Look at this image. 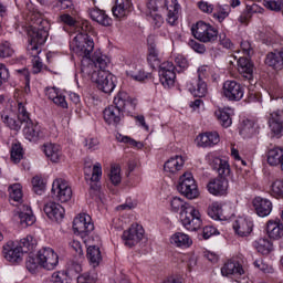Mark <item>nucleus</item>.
<instances>
[{
  "mask_svg": "<svg viewBox=\"0 0 283 283\" xmlns=\"http://www.w3.org/2000/svg\"><path fill=\"white\" fill-rule=\"evenodd\" d=\"M109 180L113 185H120L122 178H120V167L119 166L111 167Z\"/></svg>",
  "mask_w": 283,
  "mask_h": 283,
  "instance_id": "53",
  "label": "nucleus"
},
{
  "mask_svg": "<svg viewBox=\"0 0 283 283\" xmlns=\"http://www.w3.org/2000/svg\"><path fill=\"white\" fill-rule=\"evenodd\" d=\"M170 244L177 249H189L193 244L191 237L184 232H176L170 237Z\"/></svg>",
  "mask_w": 283,
  "mask_h": 283,
  "instance_id": "30",
  "label": "nucleus"
},
{
  "mask_svg": "<svg viewBox=\"0 0 283 283\" xmlns=\"http://www.w3.org/2000/svg\"><path fill=\"white\" fill-rule=\"evenodd\" d=\"M266 233L271 240H280V238L283 235V223L280 222V220L268 221Z\"/></svg>",
  "mask_w": 283,
  "mask_h": 283,
  "instance_id": "38",
  "label": "nucleus"
},
{
  "mask_svg": "<svg viewBox=\"0 0 283 283\" xmlns=\"http://www.w3.org/2000/svg\"><path fill=\"white\" fill-rule=\"evenodd\" d=\"M59 21L65 25H69L71 32H74V34H78V32H92V24H90V21H76L72 15L67 13L60 15Z\"/></svg>",
  "mask_w": 283,
  "mask_h": 283,
  "instance_id": "18",
  "label": "nucleus"
},
{
  "mask_svg": "<svg viewBox=\"0 0 283 283\" xmlns=\"http://www.w3.org/2000/svg\"><path fill=\"white\" fill-rule=\"evenodd\" d=\"M18 74L24 80V93L30 94V71L28 69L18 70Z\"/></svg>",
  "mask_w": 283,
  "mask_h": 283,
  "instance_id": "57",
  "label": "nucleus"
},
{
  "mask_svg": "<svg viewBox=\"0 0 283 283\" xmlns=\"http://www.w3.org/2000/svg\"><path fill=\"white\" fill-rule=\"evenodd\" d=\"M268 125L270 127L272 136L275 138H282L283 136V111H273L268 116Z\"/></svg>",
  "mask_w": 283,
  "mask_h": 283,
  "instance_id": "19",
  "label": "nucleus"
},
{
  "mask_svg": "<svg viewBox=\"0 0 283 283\" xmlns=\"http://www.w3.org/2000/svg\"><path fill=\"white\" fill-rule=\"evenodd\" d=\"M211 75V67L202 65L198 69V81H205Z\"/></svg>",
  "mask_w": 283,
  "mask_h": 283,
  "instance_id": "60",
  "label": "nucleus"
},
{
  "mask_svg": "<svg viewBox=\"0 0 283 283\" xmlns=\"http://www.w3.org/2000/svg\"><path fill=\"white\" fill-rule=\"evenodd\" d=\"M127 76H130L134 81L143 83V81H147V78H149V73H146L143 70H139L137 73L134 71H127Z\"/></svg>",
  "mask_w": 283,
  "mask_h": 283,
  "instance_id": "52",
  "label": "nucleus"
},
{
  "mask_svg": "<svg viewBox=\"0 0 283 283\" xmlns=\"http://www.w3.org/2000/svg\"><path fill=\"white\" fill-rule=\"evenodd\" d=\"M207 160L218 174L219 177L211 179L208 182V191L212 196H224L227 193V189H229V176H231V165L226 159L220 157H216L213 154L207 155Z\"/></svg>",
  "mask_w": 283,
  "mask_h": 283,
  "instance_id": "4",
  "label": "nucleus"
},
{
  "mask_svg": "<svg viewBox=\"0 0 283 283\" xmlns=\"http://www.w3.org/2000/svg\"><path fill=\"white\" fill-rule=\"evenodd\" d=\"M39 266L45 271H54L59 266V254L52 248H42L36 254Z\"/></svg>",
  "mask_w": 283,
  "mask_h": 283,
  "instance_id": "12",
  "label": "nucleus"
},
{
  "mask_svg": "<svg viewBox=\"0 0 283 283\" xmlns=\"http://www.w3.org/2000/svg\"><path fill=\"white\" fill-rule=\"evenodd\" d=\"M222 94L228 101L238 103L244 98V85L235 80H227L222 86Z\"/></svg>",
  "mask_w": 283,
  "mask_h": 283,
  "instance_id": "13",
  "label": "nucleus"
},
{
  "mask_svg": "<svg viewBox=\"0 0 283 283\" xmlns=\"http://www.w3.org/2000/svg\"><path fill=\"white\" fill-rule=\"evenodd\" d=\"M9 198L13 200V202H21V200H23L21 184H13L9 187Z\"/></svg>",
  "mask_w": 283,
  "mask_h": 283,
  "instance_id": "43",
  "label": "nucleus"
},
{
  "mask_svg": "<svg viewBox=\"0 0 283 283\" xmlns=\"http://www.w3.org/2000/svg\"><path fill=\"white\" fill-rule=\"evenodd\" d=\"M265 65L276 70L277 72L283 70V49L274 52H269L264 61Z\"/></svg>",
  "mask_w": 283,
  "mask_h": 283,
  "instance_id": "28",
  "label": "nucleus"
},
{
  "mask_svg": "<svg viewBox=\"0 0 283 283\" xmlns=\"http://www.w3.org/2000/svg\"><path fill=\"white\" fill-rule=\"evenodd\" d=\"M52 193L59 202H70L72 200V186L63 178L55 179L52 185Z\"/></svg>",
  "mask_w": 283,
  "mask_h": 283,
  "instance_id": "16",
  "label": "nucleus"
},
{
  "mask_svg": "<svg viewBox=\"0 0 283 283\" xmlns=\"http://www.w3.org/2000/svg\"><path fill=\"white\" fill-rule=\"evenodd\" d=\"M238 71L247 81H253V64L248 57H239Z\"/></svg>",
  "mask_w": 283,
  "mask_h": 283,
  "instance_id": "32",
  "label": "nucleus"
},
{
  "mask_svg": "<svg viewBox=\"0 0 283 283\" xmlns=\"http://www.w3.org/2000/svg\"><path fill=\"white\" fill-rule=\"evenodd\" d=\"M221 274L226 277L229 275H244V269L238 261H227L221 268Z\"/></svg>",
  "mask_w": 283,
  "mask_h": 283,
  "instance_id": "34",
  "label": "nucleus"
},
{
  "mask_svg": "<svg viewBox=\"0 0 283 283\" xmlns=\"http://www.w3.org/2000/svg\"><path fill=\"white\" fill-rule=\"evenodd\" d=\"M88 14L92 21H96V23H99V25H104L106 28L112 25V18H109L105 11L96 7L88 9Z\"/></svg>",
  "mask_w": 283,
  "mask_h": 283,
  "instance_id": "33",
  "label": "nucleus"
},
{
  "mask_svg": "<svg viewBox=\"0 0 283 283\" xmlns=\"http://www.w3.org/2000/svg\"><path fill=\"white\" fill-rule=\"evenodd\" d=\"M65 272H54L51 275V282L52 283H63L65 282Z\"/></svg>",
  "mask_w": 283,
  "mask_h": 283,
  "instance_id": "64",
  "label": "nucleus"
},
{
  "mask_svg": "<svg viewBox=\"0 0 283 283\" xmlns=\"http://www.w3.org/2000/svg\"><path fill=\"white\" fill-rule=\"evenodd\" d=\"M266 160L270 167H281L283 161V149L280 147H274L268 150Z\"/></svg>",
  "mask_w": 283,
  "mask_h": 283,
  "instance_id": "37",
  "label": "nucleus"
},
{
  "mask_svg": "<svg viewBox=\"0 0 283 283\" xmlns=\"http://www.w3.org/2000/svg\"><path fill=\"white\" fill-rule=\"evenodd\" d=\"M147 61L153 67H156V65H160V59L158 57V50L156 49V46L150 45L148 48Z\"/></svg>",
  "mask_w": 283,
  "mask_h": 283,
  "instance_id": "48",
  "label": "nucleus"
},
{
  "mask_svg": "<svg viewBox=\"0 0 283 283\" xmlns=\"http://www.w3.org/2000/svg\"><path fill=\"white\" fill-rule=\"evenodd\" d=\"M84 176L85 180H91V182H98L103 176V167L99 163L94 165L91 158L84 159Z\"/></svg>",
  "mask_w": 283,
  "mask_h": 283,
  "instance_id": "20",
  "label": "nucleus"
},
{
  "mask_svg": "<svg viewBox=\"0 0 283 283\" xmlns=\"http://www.w3.org/2000/svg\"><path fill=\"white\" fill-rule=\"evenodd\" d=\"M254 247L259 253H262V255H268V253H271L272 244L269 239H259Z\"/></svg>",
  "mask_w": 283,
  "mask_h": 283,
  "instance_id": "44",
  "label": "nucleus"
},
{
  "mask_svg": "<svg viewBox=\"0 0 283 283\" xmlns=\"http://www.w3.org/2000/svg\"><path fill=\"white\" fill-rule=\"evenodd\" d=\"M91 31H80L73 39V51L81 60V72L82 74L90 75L92 70L98 67L105 70L109 65V57L106 55L94 52V39L90 35Z\"/></svg>",
  "mask_w": 283,
  "mask_h": 283,
  "instance_id": "2",
  "label": "nucleus"
},
{
  "mask_svg": "<svg viewBox=\"0 0 283 283\" xmlns=\"http://www.w3.org/2000/svg\"><path fill=\"white\" fill-rule=\"evenodd\" d=\"M31 182L33 186L34 193L41 196V193H43V189H45V184H43V179H41V177L39 176H35L33 177Z\"/></svg>",
  "mask_w": 283,
  "mask_h": 283,
  "instance_id": "54",
  "label": "nucleus"
},
{
  "mask_svg": "<svg viewBox=\"0 0 283 283\" xmlns=\"http://www.w3.org/2000/svg\"><path fill=\"white\" fill-rule=\"evenodd\" d=\"M29 20L31 21V31H29V45L28 50L30 51L31 56H33V74H41L43 70V62L41 57H38L41 54V45H44L50 36V21L45 18L39 10H33L29 13Z\"/></svg>",
  "mask_w": 283,
  "mask_h": 283,
  "instance_id": "1",
  "label": "nucleus"
},
{
  "mask_svg": "<svg viewBox=\"0 0 283 283\" xmlns=\"http://www.w3.org/2000/svg\"><path fill=\"white\" fill-rule=\"evenodd\" d=\"M180 220L187 231H198L202 227V216L193 206H188L186 211L180 212Z\"/></svg>",
  "mask_w": 283,
  "mask_h": 283,
  "instance_id": "9",
  "label": "nucleus"
},
{
  "mask_svg": "<svg viewBox=\"0 0 283 283\" xmlns=\"http://www.w3.org/2000/svg\"><path fill=\"white\" fill-rule=\"evenodd\" d=\"M42 150L46 158L51 160V163H61V158H63V151L61 150V146L59 144H44L42 146Z\"/></svg>",
  "mask_w": 283,
  "mask_h": 283,
  "instance_id": "29",
  "label": "nucleus"
},
{
  "mask_svg": "<svg viewBox=\"0 0 283 283\" xmlns=\"http://www.w3.org/2000/svg\"><path fill=\"white\" fill-rule=\"evenodd\" d=\"M113 105L118 107L124 114L132 116L136 112L138 99L125 91H119L113 99Z\"/></svg>",
  "mask_w": 283,
  "mask_h": 283,
  "instance_id": "11",
  "label": "nucleus"
},
{
  "mask_svg": "<svg viewBox=\"0 0 283 283\" xmlns=\"http://www.w3.org/2000/svg\"><path fill=\"white\" fill-rule=\"evenodd\" d=\"M190 206L191 205L182 201V199L178 197L172 198L170 201L171 211H174L175 213H178V211L182 213V211H186L187 207H190Z\"/></svg>",
  "mask_w": 283,
  "mask_h": 283,
  "instance_id": "46",
  "label": "nucleus"
},
{
  "mask_svg": "<svg viewBox=\"0 0 283 283\" xmlns=\"http://www.w3.org/2000/svg\"><path fill=\"white\" fill-rule=\"evenodd\" d=\"M35 247L36 240L32 235H27L25 238L21 239L18 245V248L21 249L22 253H30L34 251Z\"/></svg>",
  "mask_w": 283,
  "mask_h": 283,
  "instance_id": "40",
  "label": "nucleus"
},
{
  "mask_svg": "<svg viewBox=\"0 0 283 283\" xmlns=\"http://www.w3.org/2000/svg\"><path fill=\"white\" fill-rule=\"evenodd\" d=\"M177 189L179 193L185 196V198H188V200H193L199 196L198 185H196V179H193V175H191V172H185L179 178Z\"/></svg>",
  "mask_w": 283,
  "mask_h": 283,
  "instance_id": "10",
  "label": "nucleus"
},
{
  "mask_svg": "<svg viewBox=\"0 0 283 283\" xmlns=\"http://www.w3.org/2000/svg\"><path fill=\"white\" fill-rule=\"evenodd\" d=\"M188 45L193 50V52H197V54H205V52H207V46L196 40H190Z\"/></svg>",
  "mask_w": 283,
  "mask_h": 283,
  "instance_id": "58",
  "label": "nucleus"
},
{
  "mask_svg": "<svg viewBox=\"0 0 283 283\" xmlns=\"http://www.w3.org/2000/svg\"><path fill=\"white\" fill-rule=\"evenodd\" d=\"M20 224L23 227H32L36 222V217L32 213V208L28 205H21L18 212Z\"/></svg>",
  "mask_w": 283,
  "mask_h": 283,
  "instance_id": "31",
  "label": "nucleus"
},
{
  "mask_svg": "<svg viewBox=\"0 0 283 283\" xmlns=\"http://www.w3.org/2000/svg\"><path fill=\"white\" fill-rule=\"evenodd\" d=\"M44 213L50 218V220H54L55 222H61L63 218H65V208L60 203L54 201H50L44 206Z\"/></svg>",
  "mask_w": 283,
  "mask_h": 283,
  "instance_id": "25",
  "label": "nucleus"
},
{
  "mask_svg": "<svg viewBox=\"0 0 283 283\" xmlns=\"http://www.w3.org/2000/svg\"><path fill=\"white\" fill-rule=\"evenodd\" d=\"M117 139L119 140V143H125L126 145H129V147H143V144H140L139 142H136L135 139H133L129 136H120L117 137Z\"/></svg>",
  "mask_w": 283,
  "mask_h": 283,
  "instance_id": "62",
  "label": "nucleus"
},
{
  "mask_svg": "<svg viewBox=\"0 0 283 283\" xmlns=\"http://www.w3.org/2000/svg\"><path fill=\"white\" fill-rule=\"evenodd\" d=\"M85 242L87 247V260H90L93 266H98V264L103 262V255L101 254V248L98 247V244H101V237H88Z\"/></svg>",
  "mask_w": 283,
  "mask_h": 283,
  "instance_id": "17",
  "label": "nucleus"
},
{
  "mask_svg": "<svg viewBox=\"0 0 283 283\" xmlns=\"http://www.w3.org/2000/svg\"><path fill=\"white\" fill-rule=\"evenodd\" d=\"M145 237V229L138 223H133L129 229L125 230L122 235V240L125 247L132 249L136 247L140 240Z\"/></svg>",
  "mask_w": 283,
  "mask_h": 283,
  "instance_id": "14",
  "label": "nucleus"
},
{
  "mask_svg": "<svg viewBox=\"0 0 283 283\" xmlns=\"http://www.w3.org/2000/svg\"><path fill=\"white\" fill-rule=\"evenodd\" d=\"M112 12L115 19H125L132 12V0H115Z\"/></svg>",
  "mask_w": 283,
  "mask_h": 283,
  "instance_id": "27",
  "label": "nucleus"
},
{
  "mask_svg": "<svg viewBox=\"0 0 283 283\" xmlns=\"http://www.w3.org/2000/svg\"><path fill=\"white\" fill-rule=\"evenodd\" d=\"M103 114L105 123H107V125H114L115 127L120 125L123 118H125V113L114 104L106 107Z\"/></svg>",
  "mask_w": 283,
  "mask_h": 283,
  "instance_id": "22",
  "label": "nucleus"
},
{
  "mask_svg": "<svg viewBox=\"0 0 283 283\" xmlns=\"http://www.w3.org/2000/svg\"><path fill=\"white\" fill-rule=\"evenodd\" d=\"M214 114L221 127H231L233 124V119L231 118V116H233V108L224 107L217 111Z\"/></svg>",
  "mask_w": 283,
  "mask_h": 283,
  "instance_id": "39",
  "label": "nucleus"
},
{
  "mask_svg": "<svg viewBox=\"0 0 283 283\" xmlns=\"http://www.w3.org/2000/svg\"><path fill=\"white\" fill-rule=\"evenodd\" d=\"M14 56V49L8 41L0 43V59H10Z\"/></svg>",
  "mask_w": 283,
  "mask_h": 283,
  "instance_id": "47",
  "label": "nucleus"
},
{
  "mask_svg": "<svg viewBox=\"0 0 283 283\" xmlns=\"http://www.w3.org/2000/svg\"><path fill=\"white\" fill-rule=\"evenodd\" d=\"M252 205L259 218H266L271 216V211H273V202L266 198L255 197L252 200Z\"/></svg>",
  "mask_w": 283,
  "mask_h": 283,
  "instance_id": "23",
  "label": "nucleus"
},
{
  "mask_svg": "<svg viewBox=\"0 0 283 283\" xmlns=\"http://www.w3.org/2000/svg\"><path fill=\"white\" fill-rule=\"evenodd\" d=\"M9 78L10 71L8 70V66H6L3 63H0V87L3 85V83H8Z\"/></svg>",
  "mask_w": 283,
  "mask_h": 283,
  "instance_id": "59",
  "label": "nucleus"
},
{
  "mask_svg": "<svg viewBox=\"0 0 283 283\" xmlns=\"http://www.w3.org/2000/svg\"><path fill=\"white\" fill-rule=\"evenodd\" d=\"M232 227L237 235L240 238H247V235H250L251 231H253V221L240 217L233 222Z\"/></svg>",
  "mask_w": 283,
  "mask_h": 283,
  "instance_id": "26",
  "label": "nucleus"
},
{
  "mask_svg": "<svg viewBox=\"0 0 283 283\" xmlns=\"http://www.w3.org/2000/svg\"><path fill=\"white\" fill-rule=\"evenodd\" d=\"M182 167H185V159L182 156L176 155L165 163L164 171H167L168 174H178Z\"/></svg>",
  "mask_w": 283,
  "mask_h": 283,
  "instance_id": "35",
  "label": "nucleus"
},
{
  "mask_svg": "<svg viewBox=\"0 0 283 283\" xmlns=\"http://www.w3.org/2000/svg\"><path fill=\"white\" fill-rule=\"evenodd\" d=\"M270 196L273 198H283V180L275 179L270 186Z\"/></svg>",
  "mask_w": 283,
  "mask_h": 283,
  "instance_id": "45",
  "label": "nucleus"
},
{
  "mask_svg": "<svg viewBox=\"0 0 283 283\" xmlns=\"http://www.w3.org/2000/svg\"><path fill=\"white\" fill-rule=\"evenodd\" d=\"M208 216L212 218V220H227V216H224L222 206L219 203H212L208 208Z\"/></svg>",
  "mask_w": 283,
  "mask_h": 283,
  "instance_id": "42",
  "label": "nucleus"
},
{
  "mask_svg": "<svg viewBox=\"0 0 283 283\" xmlns=\"http://www.w3.org/2000/svg\"><path fill=\"white\" fill-rule=\"evenodd\" d=\"M92 78L97 84L98 90L104 94H112L116 87L114 80L116 78L112 73L105 69H92Z\"/></svg>",
  "mask_w": 283,
  "mask_h": 283,
  "instance_id": "8",
  "label": "nucleus"
},
{
  "mask_svg": "<svg viewBox=\"0 0 283 283\" xmlns=\"http://www.w3.org/2000/svg\"><path fill=\"white\" fill-rule=\"evenodd\" d=\"M23 159V148L21 147V144H13L11 147V160H13L15 164L21 163Z\"/></svg>",
  "mask_w": 283,
  "mask_h": 283,
  "instance_id": "49",
  "label": "nucleus"
},
{
  "mask_svg": "<svg viewBox=\"0 0 283 283\" xmlns=\"http://www.w3.org/2000/svg\"><path fill=\"white\" fill-rule=\"evenodd\" d=\"M220 232H218V228L213 226H206L202 231V235L205 240H209L211 235H218Z\"/></svg>",
  "mask_w": 283,
  "mask_h": 283,
  "instance_id": "61",
  "label": "nucleus"
},
{
  "mask_svg": "<svg viewBox=\"0 0 283 283\" xmlns=\"http://www.w3.org/2000/svg\"><path fill=\"white\" fill-rule=\"evenodd\" d=\"M189 91L193 96H197L198 98H202L207 96V82L205 80H198V82L195 85H191L189 87Z\"/></svg>",
  "mask_w": 283,
  "mask_h": 283,
  "instance_id": "41",
  "label": "nucleus"
},
{
  "mask_svg": "<svg viewBox=\"0 0 283 283\" xmlns=\"http://www.w3.org/2000/svg\"><path fill=\"white\" fill-rule=\"evenodd\" d=\"M146 7L150 12H158V8H164L167 23L169 25H178L181 10L178 0H148Z\"/></svg>",
  "mask_w": 283,
  "mask_h": 283,
  "instance_id": "6",
  "label": "nucleus"
},
{
  "mask_svg": "<svg viewBox=\"0 0 283 283\" xmlns=\"http://www.w3.org/2000/svg\"><path fill=\"white\" fill-rule=\"evenodd\" d=\"M191 34L200 43H216L218 41V29L205 21H198L191 27Z\"/></svg>",
  "mask_w": 283,
  "mask_h": 283,
  "instance_id": "7",
  "label": "nucleus"
},
{
  "mask_svg": "<svg viewBox=\"0 0 283 283\" xmlns=\"http://www.w3.org/2000/svg\"><path fill=\"white\" fill-rule=\"evenodd\" d=\"M253 264H254L255 269H259L260 271H262V273L271 274L274 271L273 266L268 264V263H265L262 259L255 260L253 262Z\"/></svg>",
  "mask_w": 283,
  "mask_h": 283,
  "instance_id": "56",
  "label": "nucleus"
},
{
  "mask_svg": "<svg viewBox=\"0 0 283 283\" xmlns=\"http://www.w3.org/2000/svg\"><path fill=\"white\" fill-rule=\"evenodd\" d=\"M54 6L60 10H72L74 8L72 0H57Z\"/></svg>",
  "mask_w": 283,
  "mask_h": 283,
  "instance_id": "63",
  "label": "nucleus"
},
{
  "mask_svg": "<svg viewBox=\"0 0 283 283\" xmlns=\"http://www.w3.org/2000/svg\"><path fill=\"white\" fill-rule=\"evenodd\" d=\"M197 147H202L203 149L216 147L220 143V135L218 132H206L201 133L196 138Z\"/></svg>",
  "mask_w": 283,
  "mask_h": 283,
  "instance_id": "24",
  "label": "nucleus"
},
{
  "mask_svg": "<svg viewBox=\"0 0 283 283\" xmlns=\"http://www.w3.org/2000/svg\"><path fill=\"white\" fill-rule=\"evenodd\" d=\"M175 64L167 61L159 65V81L166 90H170L176 84V72H182L189 67L187 59L181 55L175 59Z\"/></svg>",
  "mask_w": 283,
  "mask_h": 283,
  "instance_id": "5",
  "label": "nucleus"
},
{
  "mask_svg": "<svg viewBox=\"0 0 283 283\" xmlns=\"http://www.w3.org/2000/svg\"><path fill=\"white\" fill-rule=\"evenodd\" d=\"M0 118L9 129H13L14 132H19L21 125L24 123L23 134L30 143H38V140L45 138V128L41 127L39 124L32 123L30 113H28L25 105L21 102L18 103V120L11 118L8 111H1Z\"/></svg>",
  "mask_w": 283,
  "mask_h": 283,
  "instance_id": "3",
  "label": "nucleus"
},
{
  "mask_svg": "<svg viewBox=\"0 0 283 283\" xmlns=\"http://www.w3.org/2000/svg\"><path fill=\"white\" fill-rule=\"evenodd\" d=\"M82 271L83 265H81V263L71 262L66 269L65 275H67V277H76Z\"/></svg>",
  "mask_w": 283,
  "mask_h": 283,
  "instance_id": "50",
  "label": "nucleus"
},
{
  "mask_svg": "<svg viewBox=\"0 0 283 283\" xmlns=\"http://www.w3.org/2000/svg\"><path fill=\"white\" fill-rule=\"evenodd\" d=\"M96 280H98V275L94 271L77 276V283H96Z\"/></svg>",
  "mask_w": 283,
  "mask_h": 283,
  "instance_id": "51",
  "label": "nucleus"
},
{
  "mask_svg": "<svg viewBox=\"0 0 283 283\" xmlns=\"http://www.w3.org/2000/svg\"><path fill=\"white\" fill-rule=\"evenodd\" d=\"M45 96H48V98H50V101H52L54 105H57V107H62V109H67V101H65V96L59 93V88L46 87Z\"/></svg>",
  "mask_w": 283,
  "mask_h": 283,
  "instance_id": "36",
  "label": "nucleus"
},
{
  "mask_svg": "<svg viewBox=\"0 0 283 283\" xmlns=\"http://www.w3.org/2000/svg\"><path fill=\"white\" fill-rule=\"evenodd\" d=\"M264 6L268 10L280 12V10H282L283 0H264Z\"/></svg>",
  "mask_w": 283,
  "mask_h": 283,
  "instance_id": "55",
  "label": "nucleus"
},
{
  "mask_svg": "<svg viewBox=\"0 0 283 283\" xmlns=\"http://www.w3.org/2000/svg\"><path fill=\"white\" fill-rule=\"evenodd\" d=\"M73 231L81 235V238H87L92 231H94V223H92V217L90 214L81 213L73 220Z\"/></svg>",
  "mask_w": 283,
  "mask_h": 283,
  "instance_id": "15",
  "label": "nucleus"
},
{
  "mask_svg": "<svg viewBox=\"0 0 283 283\" xmlns=\"http://www.w3.org/2000/svg\"><path fill=\"white\" fill-rule=\"evenodd\" d=\"M2 255L8 262L12 264L19 263L23 260V251L14 242L8 241L2 248Z\"/></svg>",
  "mask_w": 283,
  "mask_h": 283,
  "instance_id": "21",
  "label": "nucleus"
}]
</instances>
